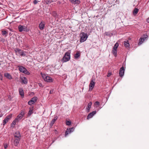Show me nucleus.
Wrapping results in <instances>:
<instances>
[{
    "mask_svg": "<svg viewBox=\"0 0 149 149\" xmlns=\"http://www.w3.org/2000/svg\"><path fill=\"white\" fill-rule=\"evenodd\" d=\"M1 33L3 35H5L8 33V32L6 31H1Z\"/></svg>",
    "mask_w": 149,
    "mask_h": 149,
    "instance_id": "nucleus-30",
    "label": "nucleus"
},
{
    "mask_svg": "<svg viewBox=\"0 0 149 149\" xmlns=\"http://www.w3.org/2000/svg\"><path fill=\"white\" fill-rule=\"evenodd\" d=\"M145 37L141 38L139 40V42L138 43V45H140L142 44L144 42V41L145 40L146 38H147L148 37L147 35H145Z\"/></svg>",
    "mask_w": 149,
    "mask_h": 149,
    "instance_id": "nucleus-12",
    "label": "nucleus"
},
{
    "mask_svg": "<svg viewBox=\"0 0 149 149\" xmlns=\"http://www.w3.org/2000/svg\"><path fill=\"white\" fill-rule=\"evenodd\" d=\"M72 3L75 4H79L80 3V2L78 0H70Z\"/></svg>",
    "mask_w": 149,
    "mask_h": 149,
    "instance_id": "nucleus-20",
    "label": "nucleus"
},
{
    "mask_svg": "<svg viewBox=\"0 0 149 149\" xmlns=\"http://www.w3.org/2000/svg\"><path fill=\"white\" fill-rule=\"evenodd\" d=\"M18 116H17V118H16L15 120L12 122V123L11 125V127H14V125L16 124V122L18 120Z\"/></svg>",
    "mask_w": 149,
    "mask_h": 149,
    "instance_id": "nucleus-19",
    "label": "nucleus"
},
{
    "mask_svg": "<svg viewBox=\"0 0 149 149\" xmlns=\"http://www.w3.org/2000/svg\"><path fill=\"white\" fill-rule=\"evenodd\" d=\"M38 1L37 0H34L33 3L34 4H36L38 3Z\"/></svg>",
    "mask_w": 149,
    "mask_h": 149,
    "instance_id": "nucleus-36",
    "label": "nucleus"
},
{
    "mask_svg": "<svg viewBox=\"0 0 149 149\" xmlns=\"http://www.w3.org/2000/svg\"><path fill=\"white\" fill-rule=\"evenodd\" d=\"M8 145L6 144H5L4 145V147L5 149H6L8 147Z\"/></svg>",
    "mask_w": 149,
    "mask_h": 149,
    "instance_id": "nucleus-38",
    "label": "nucleus"
},
{
    "mask_svg": "<svg viewBox=\"0 0 149 149\" xmlns=\"http://www.w3.org/2000/svg\"><path fill=\"white\" fill-rule=\"evenodd\" d=\"M74 130V127H73L72 128L67 129L65 132V136L66 137L68 134L73 132Z\"/></svg>",
    "mask_w": 149,
    "mask_h": 149,
    "instance_id": "nucleus-8",
    "label": "nucleus"
},
{
    "mask_svg": "<svg viewBox=\"0 0 149 149\" xmlns=\"http://www.w3.org/2000/svg\"><path fill=\"white\" fill-rule=\"evenodd\" d=\"M118 42H116L115 44L114 47L113 48V49H116L117 50L118 47Z\"/></svg>",
    "mask_w": 149,
    "mask_h": 149,
    "instance_id": "nucleus-28",
    "label": "nucleus"
},
{
    "mask_svg": "<svg viewBox=\"0 0 149 149\" xmlns=\"http://www.w3.org/2000/svg\"><path fill=\"white\" fill-rule=\"evenodd\" d=\"M92 104V103L91 102H89L87 106L86 109L87 110L88 112H89L90 110V109L91 108V105Z\"/></svg>",
    "mask_w": 149,
    "mask_h": 149,
    "instance_id": "nucleus-17",
    "label": "nucleus"
},
{
    "mask_svg": "<svg viewBox=\"0 0 149 149\" xmlns=\"http://www.w3.org/2000/svg\"><path fill=\"white\" fill-rule=\"evenodd\" d=\"M4 76L6 77L7 78L9 79H12V76L8 73H4Z\"/></svg>",
    "mask_w": 149,
    "mask_h": 149,
    "instance_id": "nucleus-15",
    "label": "nucleus"
},
{
    "mask_svg": "<svg viewBox=\"0 0 149 149\" xmlns=\"http://www.w3.org/2000/svg\"><path fill=\"white\" fill-rule=\"evenodd\" d=\"M50 93H52V91H50Z\"/></svg>",
    "mask_w": 149,
    "mask_h": 149,
    "instance_id": "nucleus-43",
    "label": "nucleus"
},
{
    "mask_svg": "<svg viewBox=\"0 0 149 149\" xmlns=\"http://www.w3.org/2000/svg\"><path fill=\"white\" fill-rule=\"evenodd\" d=\"M37 98L36 97H34L32 98L31 99L28 101V104L31 105L34 104L37 101Z\"/></svg>",
    "mask_w": 149,
    "mask_h": 149,
    "instance_id": "nucleus-7",
    "label": "nucleus"
},
{
    "mask_svg": "<svg viewBox=\"0 0 149 149\" xmlns=\"http://www.w3.org/2000/svg\"><path fill=\"white\" fill-rule=\"evenodd\" d=\"M3 77L2 74L0 73V79L1 80H2Z\"/></svg>",
    "mask_w": 149,
    "mask_h": 149,
    "instance_id": "nucleus-37",
    "label": "nucleus"
},
{
    "mask_svg": "<svg viewBox=\"0 0 149 149\" xmlns=\"http://www.w3.org/2000/svg\"><path fill=\"white\" fill-rule=\"evenodd\" d=\"M57 116L55 117H54V118L51 121V122L50 123V125L51 126H52L54 123V122H55V121L57 119Z\"/></svg>",
    "mask_w": 149,
    "mask_h": 149,
    "instance_id": "nucleus-18",
    "label": "nucleus"
},
{
    "mask_svg": "<svg viewBox=\"0 0 149 149\" xmlns=\"http://www.w3.org/2000/svg\"><path fill=\"white\" fill-rule=\"evenodd\" d=\"M22 31H27V29L25 26L19 25V31L21 32Z\"/></svg>",
    "mask_w": 149,
    "mask_h": 149,
    "instance_id": "nucleus-14",
    "label": "nucleus"
},
{
    "mask_svg": "<svg viewBox=\"0 0 149 149\" xmlns=\"http://www.w3.org/2000/svg\"><path fill=\"white\" fill-rule=\"evenodd\" d=\"M80 56V53L77 52V53L74 55V57L75 59H77Z\"/></svg>",
    "mask_w": 149,
    "mask_h": 149,
    "instance_id": "nucleus-24",
    "label": "nucleus"
},
{
    "mask_svg": "<svg viewBox=\"0 0 149 149\" xmlns=\"http://www.w3.org/2000/svg\"><path fill=\"white\" fill-rule=\"evenodd\" d=\"M146 21L148 23H149V17L147 19H146Z\"/></svg>",
    "mask_w": 149,
    "mask_h": 149,
    "instance_id": "nucleus-42",
    "label": "nucleus"
},
{
    "mask_svg": "<svg viewBox=\"0 0 149 149\" xmlns=\"http://www.w3.org/2000/svg\"><path fill=\"white\" fill-rule=\"evenodd\" d=\"M12 116V114H10L6 117L5 119L3 121V125H5L8 121V120L11 118Z\"/></svg>",
    "mask_w": 149,
    "mask_h": 149,
    "instance_id": "nucleus-9",
    "label": "nucleus"
},
{
    "mask_svg": "<svg viewBox=\"0 0 149 149\" xmlns=\"http://www.w3.org/2000/svg\"><path fill=\"white\" fill-rule=\"evenodd\" d=\"M15 51L16 53V54H19V49H15Z\"/></svg>",
    "mask_w": 149,
    "mask_h": 149,
    "instance_id": "nucleus-35",
    "label": "nucleus"
},
{
    "mask_svg": "<svg viewBox=\"0 0 149 149\" xmlns=\"http://www.w3.org/2000/svg\"><path fill=\"white\" fill-rule=\"evenodd\" d=\"M66 124L68 125H70L71 124V122L70 121H66Z\"/></svg>",
    "mask_w": 149,
    "mask_h": 149,
    "instance_id": "nucleus-31",
    "label": "nucleus"
},
{
    "mask_svg": "<svg viewBox=\"0 0 149 149\" xmlns=\"http://www.w3.org/2000/svg\"><path fill=\"white\" fill-rule=\"evenodd\" d=\"M70 53L66 52L63 58L61 59V61L62 63H64L68 61L70 59Z\"/></svg>",
    "mask_w": 149,
    "mask_h": 149,
    "instance_id": "nucleus-1",
    "label": "nucleus"
},
{
    "mask_svg": "<svg viewBox=\"0 0 149 149\" xmlns=\"http://www.w3.org/2000/svg\"><path fill=\"white\" fill-rule=\"evenodd\" d=\"M19 94L21 95V97L23 98L24 97V93L23 90H19Z\"/></svg>",
    "mask_w": 149,
    "mask_h": 149,
    "instance_id": "nucleus-21",
    "label": "nucleus"
},
{
    "mask_svg": "<svg viewBox=\"0 0 149 149\" xmlns=\"http://www.w3.org/2000/svg\"><path fill=\"white\" fill-rule=\"evenodd\" d=\"M20 51V50H19V51ZM19 54H20V55L22 56H25V54L24 53V52H22L21 53V52H19Z\"/></svg>",
    "mask_w": 149,
    "mask_h": 149,
    "instance_id": "nucleus-34",
    "label": "nucleus"
},
{
    "mask_svg": "<svg viewBox=\"0 0 149 149\" xmlns=\"http://www.w3.org/2000/svg\"><path fill=\"white\" fill-rule=\"evenodd\" d=\"M14 72L15 75H16V76H18V71L17 70H14Z\"/></svg>",
    "mask_w": 149,
    "mask_h": 149,
    "instance_id": "nucleus-32",
    "label": "nucleus"
},
{
    "mask_svg": "<svg viewBox=\"0 0 149 149\" xmlns=\"http://www.w3.org/2000/svg\"><path fill=\"white\" fill-rule=\"evenodd\" d=\"M19 71L26 74L29 75L30 72L24 67L22 66H19Z\"/></svg>",
    "mask_w": 149,
    "mask_h": 149,
    "instance_id": "nucleus-3",
    "label": "nucleus"
},
{
    "mask_svg": "<svg viewBox=\"0 0 149 149\" xmlns=\"http://www.w3.org/2000/svg\"><path fill=\"white\" fill-rule=\"evenodd\" d=\"M48 2H49L51 3V2H52L53 1V0H47Z\"/></svg>",
    "mask_w": 149,
    "mask_h": 149,
    "instance_id": "nucleus-41",
    "label": "nucleus"
},
{
    "mask_svg": "<svg viewBox=\"0 0 149 149\" xmlns=\"http://www.w3.org/2000/svg\"><path fill=\"white\" fill-rule=\"evenodd\" d=\"M95 82L93 80H91L89 85V90H92L95 85Z\"/></svg>",
    "mask_w": 149,
    "mask_h": 149,
    "instance_id": "nucleus-11",
    "label": "nucleus"
},
{
    "mask_svg": "<svg viewBox=\"0 0 149 149\" xmlns=\"http://www.w3.org/2000/svg\"><path fill=\"white\" fill-rule=\"evenodd\" d=\"M96 113V111H93L92 112L89 113L88 116H87V119H89V118H91L92 117L94 116Z\"/></svg>",
    "mask_w": 149,
    "mask_h": 149,
    "instance_id": "nucleus-13",
    "label": "nucleus"
},
{
    "mask_svg": "<svg viewBox=\"0 0 149 149\" xmlns=\"http://www.w3.org/2000/svg\"><path fill=\"white\" fill-rule=\"evenodd\" d=\"M39 86L40 87H42V84H41V83H39Z\"/></svg>",
    "mask_w": 149,
    "mask_h": 149,
    "instance_id": "nucleus-40",
    "label": "nucleus"
},
{
    "mask_svg": "<svg viewBox=\"0 0 149 149\" xmlns=\"http://www.w3.org/2000/svg\"><path fill=\"white\" fill-rule=\"evenodd\" d=\"M138 11L139 10L137 8H135L133 11V14L134 15H136L138 13Z\"/></svg>",
    "mask_w": 149,
    "mask_h": 149,
    "instance_id": "nucleus-27",
    "label": "nucleus"
},
{
    "mask_svg": "<svg viewBox=\"0 0 149 149\" xmlns=\"http://www.w3.org/2000/svg\"><path fill=\"white\" fill-rule=\"evenodd\" d=\"M100 104V102L98 101L95 102L94 104V106L96 107H98Z\"/></svg>",
    "mask_w": 149,
    "mask_h": 149,
    "instance_id": "nucleus-26",
    "label": "nucleus"
},
{
    "mask_svg": "<svg viewBox=\"0 0 149 149\" xmlns=\"http://www.w3.org/2000/svg\"><path fill=\"white\" fill-rule=\"evenodd\" d=\"M21 82L22 84H26L27 83L28 81L25 77V75L22 76L23 74H20Z\"/></svg>",
    "mask_w": 149,
    "mask_h": 149,
    "instance_id": "nucleus-4",
    "label": "nucleus"
},
{
    "mask_svg": "<svg viewBox=\"0 0 149 149\" xmlns=\"http://www.w3.org/2000/svg\"><path fill=\"white\" fill-rule=\"evenodd\" d=\"M33 109H30L29 111V114L31 115L33 113Z\"/></svg>",
    "mask_w": 149,
    "mask_h": 149,
    "instance_id": "nucleus-33",
    "label": "nucleus"
},
{
    "mask_svg": "<svg viewBox=\"0 0 149 149\" xmlns=\"http://www.w3.org/2000/svg\"><path fill=\"white\" fill-rule=\"evenodd\" d=\"M14 144L15 146H17L19 144V135L15 133L14 135Z\"/></svg>",
    "mask_w": 149,
    "mask_h": 149,
    "instance_id": "nucleus-6",
    "label": "nucleus"
},
{
    "mask_svg": "<svg viewBox=\"0 0 149 149\" xmlns=\"http://www.w3.org/2000/svg\"><path fill=\"white\" fill-rule=\"evenodd\" d=\"M117 49H113V50L112 51V54L114 55V56L116 57L117 55Z\"/></svg>",
    "mask_w": 149,
    "mask_h": 149,
    "instance_id": "nucleus-23",
    "label": "nucleus"
},
{
    "mask_svg": "<svg viewBox=\"0 0 149 149\" xmlns=\"http://www.w3.org/2000/svg\"><path fill=\"white\" fill-rule=\"evenodd\" d=\"M52 14L54 17H56L57 16V14L55 11H53L52 12Z\"/></svg>",
    "mask_w": 149,
    "mask_h": 149,
    "instance_id": "nucleus-29",
    "label": "nucleus"
},
{
    "mask_svg": "<svg viewBox=\"0 0 149 149\" xmlns=\"http://www.w3.org/2000/svg\"><path fill=\"white\" fill-rule=\"evenodd\" d=\"M124 68L123 66L120 69L119 72V75L121 77H122L124 75Z\"/></svg>",
    "mask_w": 149,
    "mask_h": 149,
    "instance_id": "nucleus-10",
    "label": "nucleus"
},
{
    "mask_svg": "<svg viewBox=\"0 0 149 149\" xmlns=\"http://www.w3.org/2000/svg\"><path fill=\"white\" fill-rule=\"evenodd\" d=\"M41 75L45 81L48 82H51L53 81V79L50 77L42 73H41Z\"/></svg>",
    "mask_w": 149,
    "mask_h": 149,
    "instance_id": "nucleus-2",
    "label": "nucleus"
},
{
    "mask_svg": "<svg viewBox=\"0 0 149 149\" xmlns=\"http://www.w3.org/2000/svg\"><path fill=\"white\" fill-rule=\"evenodd\" d=\"M88 37L87 34V33H85L84 32H82V35L81 36L80 42H84L86 40Z\"/></svg>",
    "mask_w": 149,
    "mask_h": 149,
    "instance_id": "nucleus-5",
    "label": "nucleus"
},
{
    "mask_svg": "<svg viewBox=\"0 0 149 149\" xmlns=\"http://www.w3.org/2000/svg\"><path fill=\"white\" fill-rule=\"evenodd\" d=\"M125 46L127 48H129L130 46V44L128 40L124 41Z\"/></svg>",
    "mask_w": 149,
    "mask_h": 149,
    "instance_id": "nucleus-22",
    "label": "nucleus"
},
{
    "mask_svg": "<svg viewBox=\"0 0 149 149\" xmlns=\"http://www.w3.org/2000/svg\"><path fill=\"white\" fill-rule=\"evenodd\" d=\"M24 111H22V112L19 114V119H22L24 115Z\"/></svg>",
    "mask_w": 149,
    "mask_h": 149,
    "instance_id": "nucleus-25",
    "label": "nucleus"
},
{
    "mask_svg": "<svg viewBox=\"0 0 149 149\" xmlns=\"http://www.w3.org/2000/svg\"><path fill=\"white\" fill-rule=\"evenodd\" d=\"M45 24L44 23L41 22L39 24V27L40 30H43L45 26Z\"/></svg>",
    "mask_w": 149,
    "mask_h": 149,
    "instance_id": "nucleus-16",
    "label": "nucleus"
},
{
    "mask_svg": "<svg viewBox=\"0 0 149 149\" xmlns=\"http://www.w3.org/2000/svg\"><path fill=\"white\" fill-rule=\"evenodd\" d=\"M111 75V73H108L107 74V76L108 77H109Z\"/></svg>",
    "mask_w": 149,
    "mask_h": 149,
    "instance_id": "nucleus-39",
    "label": "nucleus"
}]
</instances>
